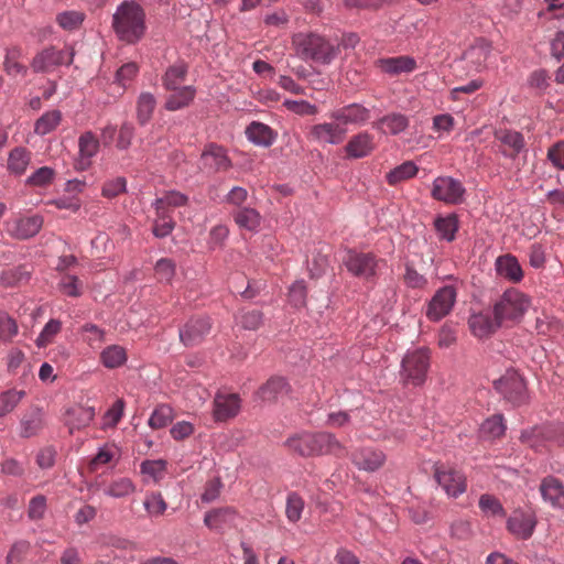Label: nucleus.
<instances>
[{
  "label": "nucleus",
  "instance_id": "1",
  "mask_svg": "<svg viewBox=\"0 0 564 564\" xmlns=\"http://www.w3.org/2000/svg\"><path fill=\"white\" fill-rule=\"evenodd\" d=\"M112 28L120 41L138 43L145 34V12L134 1H124L112 15Z\"/></svg>",
  "mask_w": 564,
  "mask_h": 564
},
{
  "label": "nucleus",
  "instance_id": "2",
  "mask_svg": "<svg viewBox=\"0 0 564 564\" xmlns=\"http://www.w3.org/2000/svg\"><path fill=\"white\" fill-rule=\"evenodd\" d=\"M296 55L304 61L329 64L337 55V47L315 33H297L293 36Z\"/></svg>",
  "mask_w": 564,
  "mask_h": 564
},
{
  "label": "nucleus",
  "instance_id": "3",
  "mask_svg": "<svg viewBox=\"0 0 564 564\" xmlns=\"http://www.w3.org/2000/svg\"><path fill=\"white\" fill-rule=\"evenodd\" d=\"M530 306V296L516 288L507 289L492 305L502 326L519 323Z\"/></svg>",
  "mask_w": 564,
  "mask_h": 564
},
{
  "label": "nucleus",
  "instance_id": "4",
  "mask_svg": "<svg viewBox=\"0 0 564 564\" xmlns=\"http://www.w3.org/2000/svg\"><path fill=\"white\" fill-rule=\"evenodd\" d=\"M430 368V350L417 348L408 351L401 362L400 378L405 384L420 386Z\"/></svg>",
  "mask_w": 564,
  "mask_h": 564
},
{
  "label": "nucleus",
  "instance_id": "5",
  "mask_svg": "<svg viewBox=\"0 0 564 564\" xmlns=\"http://www.w3.org/2000/svg\"><path fill=\"white\" fill-rule=\"evenodd\" d=\"M343 262L347 271L354 276L365 281H372L377 276L381 260L371 252H358L350 249L347 251Z\"/></svg>",
  "mask_w": 564,
  "mask_h": 564
},
{
  "label": "nucleus",
  "instance_id": "6",
  "mask_svg": "<svg viewBox=\"0 0 564 564\" xmlns=\"http://www.w3.org/2000/svg\"><path fill=\"white\" fill-rule=\"evenodd\" d=\"M73 57L74 52L70 47H45L35 54L31 62V68L34 73H52L62 65H69Z\"/></svg>",
  "mask_w": 564,
  "mask_h": 564
},
{
  "label": "nucleus",
  "instance_id": "7",
  "mask_svg": "<svg viewBox=\"0 0 564 564\" xmlns=\"http://www.w3.org/2000/svg\"><path fill=\"white\" fill-rule=\"evenodd\" d=\"M495 388L514 406H520L528 401L524 380L514 370L507 371L501 378L496 380Z\"/></svg>",
  "mask_w": 564,
  "mask_h": 564
},
{
  "label": "nucleus",
  "instance_id": "8",
  "mask_svg": "<svg viewBox=\"0 0 564 564\" xmlns=\"http://www.w3.org/2000/svg\"><path fill=\"white\" fill-rule=\"evenodd\" d=\"M538 524V518L533 510L518 508L507 519V530L517 540H529Z\"/></svg>",
  "mask_w": 564,
  "mask_h": 564
},
{
  "label": "nucleus",
  "instance_id": "9",
  "mask_svg": "<svg viewBox=\"0 0 564 564\" xmlns=\"http://www.w3.org/2000/svg\"><path fill=\"white\" fill-rule=\"evenodd\" d=\"M468 326L474 336L486 338L502 327V324L492 307L471 313L468 318Z\"/></svg>",
  "mask_w": 564,
  "mask_h": 564
},
{
  "label": "nucleus",
  "instance_id": "10",
  "mask_svg": "<svg viewBox=\"0 0 564 564\" xmlns=\"http://www.w3.org/2000/svg\"><path fill=\"white\" fill-rule=\"evenodd\" d=\"M347 128L339 121L332 120L312 126L308 139L321 144H339L345 140Z\"/></svg>",
  "mask_w": 564,
  "mask_h": 564
},
{
  "label": "nucleus",
  "instance_id": "11",
  "mask_svg": "<svg viewBox=\"0 0 564 564\" xmlns=\"http://www.w3.org/2000/svg\"><path fill=\"white\" fill-rule=\"evenodd\" d=\"M210 329L212 322L209 317H193L180 329V339L185 346H195L204 340Z\"/></svg>",
  "mask_w": 564,
  "mask_h": 564
},
{
  "label": "nucleus",
  "instance_id": "12",
  "mask_svg": "<svg viewBox=\"0 0 564 564\" xmlns=\"http://www.w3.org/2000/svg\"><path fill=\"white\" fill-rule=\"evenodd\" d=\"M456 301L454 286L440 289L429 303L426 315L431 321H440L453 308Z\"/></svg>",
  "mask_w": 564,
  "mask_h": 564
},
{
  "label": "nucleus",
  "instance_id": "13",
  "mask_svg": "<svg viewBox=\"0 0 564 564\" xmlns=\"http://www.w3.org/2000/svg\"><path fill=\"white\" fill-rule=\"evenodd\" d=\"M213 417L216 422H226L238 415L241 400L236 393H216L213 402Z\"/></svg>",
  "mask_w": 564,
  "mask_h": 564
},
{
  "label": "nucleus",
  "instance_id": "14",
  "mask_svg": "<svg viewBox=\"0 0 564 564\" xmlns=\"http://www.w3.org/2000/svg\"><path fill=\"white\" fill-rule=\"evenodd\" d=\"M539 492L544 503L554 510H564V484L555 476L541 479Z\"/></svg>",
  "mask_w": 564,
  "mask_h": 564
},
{
  "label": "nucleus",
  "instance_id": "15",
  "mask_svg": "<svg viewBox=\"0 0 564 564\" xmlns=\"http://www.w3.org/2000/svg\"><path fill=\"white\" fill-rule=\"evenodd\" d=\"M371 111L360 104H350L332 111L330 120L339 121L343 127L347 124L362 126L370 119Z\"/></svg>",
  "mask_w": 564,
  "mask_h": 564
},
{
  "label": "nucleus",
  "instance_id": "16",
  "mask_svg": "<svg viewBox=\"0 0 564 564\" xmlns=\"http://www.w3.org/2000/svg\"><path fill=\"white\" fill-rule=\"evenodd\" d=\"M200 161L203 169L214 173L227 171L231 167V160L227 155L226 149L215 143L205 147Z\"/></svg>",
  "mask_w": 564,
  "mask_h": 564
},
{
  "label": "nucleus",
  "instance_id": "17",
  "mask_svg": "<svg viewBox=\"0 0 564 564\" xmlns=\"http://www.w3.org/2000/svg\"><path fill=\"white\" fill-rule=\"evenodd\" d=\"M495 270L498 276L513 284L520 283L524 276L519 260L511 253L499 256L495 261Z\"/></svg>",
  "mask_w": 564,
  "mask_h": 564
},
{
  "label": "nucleus",
  "instance_id": "18",
  "mask_svg": "<svg viewBox=\"0 0 564 564\" xmlns=\"http://www.w3.org/2000/svg\"><path fill=\"white\" fill-rule=\"evenodd\" d=\"M373 150V137L366 131L352 135L345 145L346 156L349 159L368 156Z\"/></svg>",
  "mask_w": 564,
  "mask_h": 564
},
{
  "label": "nucleus",
  "instance_id": "19",
  "mask_svg": "<svg viewBox=\"0 0 564 564\" xmlns=\"http://www.w3.org/2000/svg\"><path fill=\"white\" fill-rule=\"evenodd\" d=\"M377 67L390 76H397L403 73H411L416 68V62L410 56H395L380 58L376 62Z\"/></svg>",
  "mask_w": 564,
  "mask_h": 564
},
{
  "label": "nucleus",
  "instance_id": "20",
  "mask_svg": "<svg viewBox=\"0 0 564 564\" xmlns=\"http://www.w3.org/2000/svg\"><path fill=\"white\" fill-rule=\"evenodd\" d=\"M352 462L359 469L375 471L384 464L386 455L379 449L361 448L354 452Z\"/></svg>",
  "mask_w": 564,
  "mask_h": 564
},
{
  "label": "nucleus",
  "instance_id": "21",
  "mask_svg": "<svg viewBox=\"0 0 564 564\" xmlns=\"http://www.w3.org/2000/svg\"><path fill=\"white\" fill-rule=\"evenodd\" d=\"M169 91L170 94L166 96L164 104L165 109L169 111H176L188 107L196 96L194 86H182Z\"/></svg>",
  "mask_w": 564,
  "mask_h": 564
},
{
  "label": "nucleus",
  "instance_id": "22",
  "mask_svg": "<svg viewBox=\"0 0 564 564\" xmlns=\"http://www.w3.org/2000/svg\"><path fill=\"white\" fill-rule=\"evenodd\" d=\"M432 196L446 204H455L458 200V184L448 176L437 177L433 183Z\"/></svg>",
  "mask_w": 564,
  "mask_h": 564
},
{
  "label": "nucleus",
  "instance_id": "23",
  "mask_svg": "<svg viewBox=\"0 0 564 564\" xmlns=\"http://www.w3.org/2000/svg\"><path fill=\"white\" fill-rule=\"evenodd\" d=\"M43 226V218L39 215L22 217L14 220L9 229L10 234L19 239L35 236Z\"/></svg>",
  "mask_w": 564,
  "mask_h": 564
},
{
  "label": "nucleus",
  "instance_id": "24",
  "mask_svg": "<svg viewBox=\"0 0 564 564\" xmlns=\"http://www.w3.org/2000/svg\"><path fill=\"white\" fill-rule=\"evenodd\" d=\"M246 135L249 141L260 147H270L276 138V133L268 124L259 121H252L246 128Z\"/></svg>",
  "mask_w": 564,
  "mask_h": 564
},
{
  "label": "nucleus",
  "instance_id": "25",
  "mask_svg": "<svg viewBox=\"0 0 564 564\" xmlns=\"http://www.w3.org/2000/svg\"><path fill=\"white\" fill-rule=\"evenodd\" d=\"M496 139L502 144L501 152L505 156L514 159L524 147L523 135L517 131L496 132Z\"/></svg>",
  "mask_w": 564,
  "mask_h": 564
},
{
  "label": "nucleus",
  "instance_id": "26",
  "mask_svg": "<svg viewBox=\"0 0 564 564\" xmlns=\"http://www.w3.org/2000/svg\"><path fill=\"white\" fill-rule=\"evenodd\" d=\"M95 414L94 408L83 405L73 406L66 413V424L69 426L70 432L80 430L93 422Z\"/></svg>",
  "mask_w": 564,
  "mask_h": 564
},
{
  "label": "nucleus",
  "instance_id": "27",
  "mask_svg": "<svg viewBox=\"0 0 564 564\" xmlns=\"http://www.w3.org/2000/svg\"><path fill=\"white\" fill-rule=\"evenodd\" d=\"M290 386L282 377H271L258 390V395L263 401H275L279 397L286 394Z\"/></svg>",
  "mask_w": 564,
  "mask_h": 564
},
{
  "label": "nucleus",
  "instance_id": "28",
  "mask_svg": "<svg viewBox=\"0 0 564 564\" xmlns=\"http://www.w3.org/2000/svg\"><path fill=\"white\" fill-rule=\"evenodd\" d=\"M409 126V119L401 113H391L382 117L373 123V127L383 133L399 134Z\"/></svg>",
  "mask_w": 564,
  "mask_h": 564
},
{
  "label": "nucleus",
  "instance_id": "29",
  "mask_svg": "<svg viewBox=\"0 0 564 564\" xmlns=\"http://www.w3.org/2000/svg\"><path fill=\"white\" fill-rule=\"evenodd\" d=\"M234 220L241 229L257 231L261 225L260 213L251 207L238 208L234 214Z\"/></svg>",
  "mask_w": 564,
  "mask_h": 564
},
{
  "label": "nucleus",
  "instance_id": "30",
  "mask_svg": "<svg viewBox=\"0 0 564 564\" xmlns=\"http://www.w3.org/2000/svg\"><path fill=\"white\" fill-rule=\"evenodd\" d=\"M82 169H86L90 164V159L97 154L99 150V141L93 132H85L78 140Z\"/></svg>",
  "mask_w": 564,
  "mask_h": 564
},
{
  "label": "nucleus",
  "instance_id": "31",
  "mask_svg": "<svg viewBox=\"0 0 564 564\" xmlns=\"http://www.w3.org/2000/svg\"><path fill=\"white\" fill-rule=\"evenodd\" d=\"M235 517L236 512L232 508L214 509L205 514L204 523L212 530H221L225 525L230 524Z\"/></svg>",
  "mask_w": 564,
  "mask_h": 564
},
{
  "label": "nucleus",
  "instance_id": "32",
  "mask_svg": "<svg viewBox=\"0 0 564 564\" xmlns=\"http://www.w3.org/2000/svg\"><path fill=\"white\" fill-rule=\"evenodd\" d=\"M188 67L184 62L171 65L162 77V84L166 90L183 86L186 79Z\"/></svg>",
  "mask_w": 564,
  "mask_h": 564
},
{
  "label": "nucleus",
  "instance_id": "33",
  "mask_svg": "<svg viewBox=\"0 0 564 564\" xmlns=\"http://www.w3.org/2000/svg\"><path fill=\"white\" fill-rule=\"evenodd\" d=\"M490 51V44L484 39H478L465 51L463 59L478 68L487 61Z\"/></svg>",
  "mask_w": 564,
  "mask_h": 564
},
{
  "label": "nucleus",
  "instance_id": "34",
  "mask_svg": "<svg viewBox=\"0 0 564 564\" xmlns=\"http://www.w3.org/2000/svg\"><path fill=\"white\" fill-rule=\"evenodd\" d=\"M435 478L438 485L449 497H456L458 494V480L456 470L445 466H438L435 470Z\"/></svg>",
  "mask_w": 564,
  "mask_h": 564
},
{
  "label": "nucleus",
  "instance_id": "35",
  "mask_svg": "<svg viewBox=\"0 0 564 564\" xmlns=\"http://www.w3.org/2000/svg\"><path fill=\"white\" fill-rule=\"evenodd\" d=\"M22 57V50L19 46H13L7 50L3 68L4 72L11 76H25L28 73V68L20 63V58Z\"/></svg>",
  "mask_w": 564,
  "mask_h": 564
},
{
  "label": "nucleus",
  "instance_id": "36",
  "mask_svg": "<svg viewBox=\"0 0 564 564\" xmlns=\"http://www.w3.org/2000/svg\"><path fill=\"white\" fill-rule=\"evenodd\" d=\"M288 447L301 456H315L313 433H302L286 441Z\"/></svg>",
  "mask_w": 564,
  "mask_h": 564
},
{
  "label": "nucleus",
  "instance_id": "37",
  "mask_svg": "<svg viewBox=\"0 0 564 564\" xmlns=\"http://www.w3.org/2000/svg\"><path fill=\"white\" fill-rule=\"evenodd\" d=\"M188 198L181 192L170 191L166 192L162 197H158L153 204L155 212L170 214L171 207H180L186 205Z\"/></svg>",
  "mask_w": 564,
  "mask_h": 564
},
{
  "label": "nucleus",
  "instance_id": "38",
  "mask_svg": "<svg viewBox=\"0 0 564 564\" xmlns=\"http://www.w3.org/2000/svg\"><path fill=\"white\" fill-rule=\"evenodd\" d=\"M45 425L44 414L41 410L35 409L28 413L22 420V436L31 437L40 433Z\"/></svg>",
  "mask_w": 564,
  "mask_h": 564
},
{
  "label": "nucleus",
  "instance_id": "39",
  "mask_svg": "<svg viewBox=\"0 0 564 564\" xmlns=\"http://www.w3.org/2000/svg\"><path fill=\"white\" fill-rule=\"evenodd\" d=\"M62 121V112L59 110H51L43 113L34 124V132L39 135H45L57 128Z\"/></svg>",
  "mask_w": 564,
  "mask_h": 564
},
{
  "label": "nucleus",
  "instance_id": "40",
  "mask_svg": "<svg viewBox=\"0 0 564 564\" xmlns=\"http://www.w3.org/2000/svg\"><path fill=\"white\" fill-rule=\"evenodd\" d=\"M417 171V166L412 161H406L391 170L386 175V178L389 185L394 186L403 181L414 177Z\"/></svg>",
  "mask_w": 564,
  "mask_h": 564
},
{
  "label": "nucleus",
  "instance_id": "41",
  "mask_svg": "<svg viewBox=\"0 0 564 564\" xmlns=\"http://www.w3.org/2000/svg\"><path fill=\"white\" fill-rule=\"evenodd\" d=\"M156 100L150 93H142L137 101V119L140 124H145L150 121L154 111Z\"/></svg>",
  "mask_w": 564,
  "mask_h": 564
},
{
  "label": "nucleus",
  "instance_id": "42",
  "mask_svg": "<svg viewBox=\"0 0 564 564\" xmlns=\"http://www.w3.org/2000/svg\"><path fill=\"white\" fill-rule=\"evenodd\" d=\"M100 358L106 368L113 369L126 362L127 354L123 347L111 345L102 350Z\"/></svg>",
  "mask_w": 564,
  "mask_h": 564
},
{
  "label": "nucleus",
  "instance_id": "43",
  "mask_svg": "<svg viewBox=\"0 0 564 564\" xmlns=\"http://www.w3.org/2000/svg\"><path fill=\"white\" fill-rule=\"evenodd\" d=\"M135 491V485L130 478L113 479L106 488L105 494L113 498H123Z\"/></svg>",
  "mask_w": 564,
  "mask_h": 564
},
{
  "label": "nucleus",
  "instance_id": "44",
  "mask_svg": "<svg viewBox=\"0 0 564 564\" xmlns=\"http://www.w3.org/2000/svg\"><path fill=\"white\" fill-rule=\"evenodd\" d=\"M480 432L484 437H487L490 440L501 437L506 432V424L503 422V416L500 414H496V415L488 417L481 424Z\"/></svg>",
  "mask_w": 564,
  "mask_h": 564
},
{
  "label": "nucleus",
  "instance_id": "45",
  "mask_svg": "<svg viewBox=\"0 0 564 564\" xmlns=\"http://www.w3.org/2000/svg\"><path fill=\"white\" fill-rule=\"evenodd\" d=\"M30 163V152L24 148L13 149L8 159V167L15 174H22L25 172Z\"/></svg>",
  "mask_w": 564,
  "mask_h": 564
},
{
  "label": "nucleus",
  "instance_id": "46",
  "mask_svg": "<svg viewBox=\"0 0 564 564\" xmlns=\"http://www.w3.org/2000/svg\"><path fill=\"white\" fill-rule=\"evenodd\" d=\"M173 420V409L167 404H161L154 409L150 419L149 426L159 430L167 426Z\"/></svg>",
  "mask_w": 564,
  "mask_h": 564
},
{
  "label": "nucleus",
  "instance_id": "47",
  "mask_svg": "<svg viewBox=\"0 0 564 564\" xmlns=\"http://www.w3.org/2000/svg\"><path fill=\"white\" fill-rule=\"evenodd\" d=\"M313 437H314L315 455H323V454L332 453L336 448L340 447L339 443L334 437V435H332L329 433H326V432L313 433Z\"/></svg>",
  "mask_w": 564,
  "mask_h": 564
},
{
  "label": "nucleus",
  "instance_id": "48",
  "mask_svg": "<svg viewBox=\"0 0 564 564\" xmlns=\"http://www.w3.org/2000/svg\"><path fill=\"white\" fill-rule=\"evenodd\" d=\"M435 228L442 239L448 241L454 240L455 232L458 228V220L455 214L447 217H438L435 220Z\"/></svg>",
  "mask_w": 564,
  "mask_h": 564
},
{
  "label": "nucleus",
  "instance_id": "49",
  "mask_svg": "<svg viewBox=\"0 0 564 564\" xmlns=\"http://www.w3.org/2000/svg\"><path fill=\"white\" fill-rule=\"evenodd\" d=\"M304 506H305V502L299 494H296V492L289 494L288 498H286V506H285V516H286L288 520L292 523H296L302 517Z\"/></svg>",
  "mask_w": 564,
  "mask_h": 564
},
{
  "label": "nucleus",
  "instance_id": "50",
  "mask_svg": "<svg viewBox=\"0 0 564 564\" xmlns=\"http://www.w3.org/2000/svg\"><path fill=\"white\" fill-rule=\"evenodd\" d=\"M156 218L153 226V234L158 238H164L169 236L172 230L174 229L175 223L171 216V214L164 213H158Z\"/></svg>",
  "mask_w": 564,
  "mask_h": 564
},
{
  "label": "nucleus",
  "instance_id": "51",
  "mask_svg": "<svg viewBox=\"0 0 564 564\" xmlns=\"http://www.w3.org/2000/svg\"><path fill=\"white\" fill-rule=\"evenodd\" d=\"M143 505L151 516H162L167 509V503L163 499L161 492L148 494Z\"/></svg>",
  "mask_w": 564,
  "mask_h": 564
},
{
  "label": "nucleus",
  "instance_id": "52",
  "mask_svg": "<svg viewBox=\"0 0 564 564\" xmlns=\"http://www.w3.org/2000/svg\"><path fill=\"white\" fill-rule=\"evenodd\" d=\"M23 391L8 390L0 394V416L11 412L23 398Z\"/></svg>",
  "mask_w": 564,
  "mask_h": 564
},
{
  "label": "nucleus",
  "instance_id": "53",
  "mask_svg": "<svg viewBox=\"0 0 564 564\" xmlns=\"http://www.w3.org/2000/svg\"><path fill=\"white\" fill-rule=\"evenodd\" d=\"M283 106L288 110H290L299 116H315L318 113L317 106H315L306 100L286 99L283 101Z\"/></svg>",
  "mask_w": 564,
  "mask_h": 564
},
{
  "label": "nucleus",
  "instance_id": "54",
  "mask_svg": "<svg viewBox=\"0 0 564 564\" xmlns=\"http://www.w3.org/2000/svg\"><path fill=\"white\" fill-rule=\"evenodd\" d=\"M61 292L65 295L78 297L82 295L83 283L76 275L66 274L58 283Z\"/></svg>",
  "mask_w": 564,
  "mask_h": 564
},
{
  "label": "nucleus",
  "instance_id": "55",
  "mask_svg": "<svg viewBox=\"0 0 564 564\" xmlns=\"http://www.w3.org/2000/svg\"><path fill=\"white\" fill-rule=\"evenodd\" d=\"M154 271L160 282L170 283L175 275V263L171 259H160L155 264Z\"/></svg>",
  "mask_w": 564,
  "mask_h": 564
},
{
  "label": "nucleus",
  "instance_id": "56",
  "mask_svg": "<svg viewBox=\"0 0 564 564\" xmlns=\"http://www.w3.org/2000/svg\"><path fill=\"white\" fill-rule=\"evenodd\" d=\"M28 279L29 273L24 270V268L19 267L3 271L0 275V283L3 286H13Z\"/></svg>",
  "mask_w": 564,
  "mask_h": 564
},
{
  "label": "nucleus",
  "instance_id": "57",
  "mask_svg": "<svg viewBox=\"0 0 564 564\" xmlns=\"http://www.w3.org/2000/svg\"><path fill=\"white\" fill-rule=\"evenodd\" d=\"M18 334L15 321L6 313H0V340L10 341Z\"/></svg>",
  "mask_w": 564,
  "mask_h": 564
},
{
  "label": "nucleus",
  "instance_id": "58",
  "mask_svg": "<svg viewBox=\"0 0 564 564\" xmlns=\"http://www.w3.org/2000/svg\"><path fill=\"white\" fill-rule=\"evenodd\" d=\"M124 401L118 399L104 415V426L115 427L123 416Z\"/></svg>",
  "mask_w": 564,
  "mask_h": 564
},
{
  "label": "nucleus",
  "instance_id": "59",
  "mask_svg": "<svg viewBox=\"0 0 564 564\" xmlns=\"http://www.w3.org/2000/svg\"><path fill=\"white\" fill-rule=\"evenodd\" d=\"M62 328V323L57 319H51L46 323V325L44 326L43 330L41 332V334L39 335L37 339H36V345L39 347H45L47 346L53 337L59 333Z\"/></svg>",
  "mask_w": 564,
  "mask_h": 564
},
{
  "label": "nucleus",
  "instance_id": "60",
  "mask_svg": "<svg viewBox=\"0 0 564 564\" xmlns=\"http://www.w3.org/2000/svg\"><path fill=\"white\" fill-rule=\"evenodd\" d=\"M55 175L53 169L48 166H42L37 169L31 176L28 178V184L32 186H46L51 184Z\"/></svg>",
  "mask_w": 564,
  "mask_h": 564
},
{
  "label": "nucleus",
  "instance_id": "61",
  "mask_svg": "<svg viewBox=\"0 0 564 564\" xmlns=\"http://www.w3.org/2000/svg\"><path fill=\"white\" fill-rule=\"evenodd\" d=\"M263 322L262 313L258 310H251L247 312H241L239 316V323L245 329L256 330L258 329Z\"/></svg>",
  "mask_w": 564,
  "mask_h": 564
},
{
  "label": "nucleus",
  "instance_id": "62",
  "mask_svg": "<svg viewBox=\"0 0 564 564\" xmlns=\"http://www.w3.org/2000/svg\"><path fill=\"white\" fill-rule=\"evenodd\" d=\"M166 468V463L162 459L144 460L141 464V473L152 477L155 481L163 477Z\"/></svg>",
  "mask_w": 564,
  "mask_h": 564
},
{
  "label": "nucleus",
  "instance_id": "63",
  "mask_svg": "<svg viewBox=\"0 0 564 564\" xmlns=\"http://www.w3.org/2000/svg\"><path fill=\"white\" fill-rule=\"evenodd\" d=\"M56 20L63 29L74 30L80 25L84 20V15L78 11H66L59 13Z\"/></svg>",
  "mask_w": 564,
  "mask_h": 564
},
{
  "label": "nucleus",
  "instance_id": "64",
  "mask_svg": "<svg viewBox=\"0 0 564 564\" xmlns=\"http://www.w3.org/2000/svg\"><path fill=\"white\" fill-rule=\"evenodd\" d=\"M30 550V543L28 541L15 542L10 552L7 555V564H20L26 556Z\"/></svg>",
  "mask_w": 564,
  "mask_h": 564
}]
</instances>
